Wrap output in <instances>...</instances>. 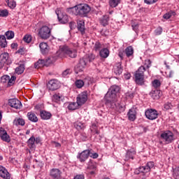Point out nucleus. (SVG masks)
I'll return each instance as SVG.
<instances>
[{
  "label": "nucleus",
  "mask_w": 179,
  "mask_h": 179,
  "mask_svg": "<svg viewBox=\"0 0 179 179\" xmlns=\"http://www.w3.org/2000/svg\"><path fill=\"white\" fill-rule=\"evenodd\" d=\"M118 92H120V87L118 85H113L105 95L106 104L110 108H114L117 106V101H118L117 93Z\"/></svg>",
  "instance_id": "nucleus-1"
},
{
  "label": "nucleus",
  "mask_w": 179,
  "mask_h": 179,
  "mask_svg": "<svg viewBox=\"0 0 179 179\" xmlns=\"http://www.w3.org/2000/svg\"><path fill=\"white\" fill-rule=\"evenodd\" d=\"M90 6L85 3H80L74 7L69 8V11L72 12L73 15H76V16H80L81 17L86 16V15L90 12Z\"/></svg>",
  "instance_id": "nucleus-2"
},
{
  "label": "nucleus",
  "mask_w": 179,
  "mask_h": 179,
  "mask_svg": "<svg viewBox=\"0 0 179 179\" xmlns=\"http://www.w3.org/2000/svg\"><path fill=\"white\" fill-rule=\"evenodd\" d=\"M57 55L59 58H62L64 55H69L70 58H76V50L69 49L66 45L61 46L57 52Z\"/></svg>",
  "instance_id": "nucleus-3"
},
{
  "label": "nucleus",
  "mask_w": 179,
  "mask_h": 179,
  "mask_svg": "<svg viewBox=\"0 0 179 179\" xmlns=\"http://www.w3.org/2000/svg\"><path fill=\"white\" fill-rule=\"evenodd\" d=\"M146 69L145 66H141L135 73V82L137 85L142 86L145 83V71Z\"/></svg>",
  "instance_id": "nucleus-4"
},
{
  "label": "nucleus",
  "mask_w": 179,
  "mask_h": 179,
  "mask_svg": "<svg viewBox=\"0 0 179 179\" xmlns=\"http://www.w3.org/2000/svg\"><path fill=\"white\" fill-rule=\"evenodd\" d=\"M39 37L41 38H43V40H48V38H50L51 37V29L48 27V26H43L40 29H39Z\"/></svg>",
  "instance_id": "nucleus-5"
},
{
  "label": "nucleus",
  "mask_w": 179,
  "mask_h": 179,
  "mask_svg": "<svg viewBox=\"0 0 179 179\" xmlns=\"http://www.w3.org/2000/svg\"><path fill=\"white\" fill-rule=\"evenodd\" d=\"M86 65H87V57L80 59L79 63L75 67V73L78 74L80 72H83V69L86 68Z\"/></svg>",
  "instance_id": "nucleus-6"
},
{
  "label": "nucleus",
  "mask_w": 179,
  "mask_h": 179,
  "mask_svg": "<svg viewBox=\"0 0 179 179\" xmlns=\"http://www.w3.org/2000/svg\"><path fill=\"white\" fill-rule=\"evenodd\" d=\"M161 138L166 143H171L174 141V134L170 131H164L161 134Z\"/></svg>",
  "instance_id": "nucleus-7"
},
{
  "label": "nucleus",
  "mask_w": 179,
  "mask_h": 179,
  "mask_svg": "<svg viewBox=\"0 0 179 179\" xmlns=\"http://www.w3.org/2000/svg\"><path fill=\"white\" fill-rule=\"evenodd\" d=\"M11 62L9 60V54L4 52L0 55V69H2L5 65H9Z\"/></svg>",
  "instance_id": "nucleus-8"
},
{
  "label": "nucleus",
  "mask_w": 179,
  "mask_h": 179,
  "mask_svg": "<svg viewBox=\"0 0 179 179\" xmlns=\"http://www.w3.org/2000/svg\"><path fill=\"white\" fill-rule=\"evenodd\" d=\"M145 117L148 118V120H156L157 118L159 113H157V110L155 109H148L145 111Z\"/></svg>",
  "instance_id": "nucleus-9"
},
{
  "label": "nucleus",
  "mask_w": 179,
  "mask_h": 179,
  "mask_svg": "<svg viewBox=\"0 0 179 179\" xmlns=\"http://www.w3.org/2000/svg\"><path fill=\"white\" fill-rule=\"evenodd\" d=\"M87 101V92H83L77 96L78 106H83Z\"/></svg>",
  "instance_id": "nucleus-10"
},
{
  "label": "nucleus",
  "mask_w": 179,
  "mask_h": 179,
  "mask_svg": "<svg viewBox=\"0 0 179 179\" xmlns=\"http://www.w3.org/2000/svg\"><path fill=\"white\" fill-rule=\"evenodd\" d=\"M60 87L61 83L57 80H50L48 84L49 90H52V92L54 90H57V89H59Z\"/></svg>",
  "instance_id": "nucleus-11"
},
{
  "label": "nucleus",
  "mask_w": 179,
  "mask_h": 179,
  "mask_svg": "<svg viewBox=\"0 0 179 179\" xmlns=\"http://www.w3.org/2000/svg\"><path fill=\"white\" fill-rule=\"evenodd\" d=\"M8 106L16 110L22 108V102L17 99H11L8 100Z\"/></svg>",
  "instance_id": "nucleus-12"
},
{
  "label": "nucleus",
  "mask_w": 179,
  "mask_h": 179,
  "mask_svg": "<svg viewBox=\"0 0 179 179\" xmlns=\"http://www.w3.org/2000/svg\"><path fill=\"white\" fill-rule=\"evenodd\" d=\"M90 155V150H85L83 151L81 153H79L77 156V159L83 163V162H85L87 159L89 157Z\"/></svg>",
  "instance_id": "nucleus-13"
},
{
  "label": "nucleus",
  "mask_w": 179,
  "mask_h": 179,
  "mask_svg": "<svg viewBox=\"0 0 179 179\" xmlns=\"http://www.w3.org/2000/svg\"><path fill=\"white\" fill-rule=\"evenodd\" d=\"M94 51H99L100 57L101 58H107L110 55V51L107 48H103L100 50V46H95L94 48Z\"/></svg>",
  "instance_id": "nucleus-14"
},
{
  "label": "nucleus",
  "mask_w": 179,
  "mask_h": 179,
  "mask_svg": "<svg viewBox=\"0 0 179 179\" xmlns=\"http://www.w3.org/2000/svg\"><path fill=\"white\" fill-rule=\"evenodd\" d=\"M0 177L3 179H10V173L8 169L0 165Z\"/></svg>",
  "instance_id": "nucleus-15"
},
{
  "label": "nucleus",
  "mask_w": 179,
  "mask_h": 179,
  "mask_svg": "<svg viewBox=\"0 0 179 179\" xmlns=\"http://www.w3.org/2000/svg\"><path fill=\"white\" fill-rule=\"evenodd\" d=\"M153 167H155V162H148L145 166H141L140 171L141 173H149V171H150V169H153Z\"/></svg>",
  "instance_id": "nucleus-16"
},
{
  "label": "nucleus",
  "mask_w": 179,
  "mask_h": 179,
  "mask_svg": "<svg viewBox=\"0 0 179 179\" xmlns=\"http://www.w3.org/2000/svg\"><path fill=\"white\" fill-rule=\"evenodd\" d=\"M0 138L4 142H10V137L8 135V133L2 128L0 129Z\"/></svg>",
  "instance_id": "nucleus-17"
},
{
  "label": "nucleus",
  "mask_w": 179,
  "mask_h": 179,
  "mask_svg": "<svg viewBox=\"0 0 179 179\" xmlns=\"http://www.w3.org/2000/svg\"><path fill=\"white\" fill-rule=\"evenodd\" d=\"M109 22H110V15H105L99 19L100 24H101V26H103V27H106V26H108Z\"/></svg>",
  "instance_id": "nucleus-18"
},
{
  "label": "nucleus",
  "mask_w": 179,
  "mask_h": 179,
  "mask_svg": "<svg viewBox=\"0 0 179 179\" xmlns=\"http://www.w3.org/2000/svg\"><path fill=\"white\" fill-rule=\"evenodd\" d=\"M50 176L54 179H61V171L58 169H52L50 171Z\"/></svg>",
  "instance_id": "nucleus-19"
},
{
  "label": "nucleus",
  "mask_w": 179,
  "mask_h": 179,
  "mask_svg": "<svg viewBox=\"0 0 179 179\" xmlns=\"http://www.w3.org/2000/svg\"><path fill=\"white\" fill-rule=\"evenodd\" d=\"M77 29L78 31H80L81 34H85V21L78 20L77 21Z\"/></svg>",
  "instance_id": "nucleus-20"
},
{
  "label": "nucleus",
  "mask_w": 179,
  "mask_h": 179,
  "mask_svg": "<svg viewBox=\"0 0 179 179\" xmlns=\"http://www.w3.org/2000/svg\"><path fill=\"white\" fill-rule=\"evenodd\" d=\"M127 115L130 121H135L136 118V110H135V108H132L131 109H130L129 113H127Z\"/></svg>",
  "instance_id": "nucleus-21"
},
{
  "label": "nucleus",
  "mask_w": 179,
  "mask_h": 179,
  "mask_svg": "<svg viewBox=\"0 0 179 179\" xmlns=\"http://www.w3.org/2000/svg\"><path fill=\"white\" fill-rule=\"evenodd\" d=\"M37 139H36V138H34V136H31L27 141V145L29 146V148L30 149H35L36 148V144H35V142H36V143H38L37 142Z\"/></svg>",
  "instance_id": "nucleus-22"
},
{
  "label": "nucleus",
  "mask_w": 179,
  "mask_h": 179,
  "mask_svg": "<svg viewBox=\"0 0 179 179\" xmlns=\"http://www.w3.org/2000/svg\"><path fill=\"white\" fill-rule=\"evenodd\" d=\"M58 59V57L57 56H50L47 57L45 61L46 62V66H50L51 64H54L55 61Z\"/></svg>",
  "instance_id": "nucleus-23"
},
{
  "label": "nucleus",
  "mask_w": 179,
  "mask_h": 179,
  "mask_svg": "<svg viewBox=\"0 0 179 179\" xmlns=\"http://www.w3.org/2000/svg\"><path fill=\"white\" fill-rule=\"evenodd\" d=\"M150 96L152 97V99L156 100L160 97V91L158 90H152L150 92Z\"/></svg>",
  "instance_id": "nucleus-24"
},
{
  "label": "nucleus",
  "mask_w": 179,
  "mask_h": 179,
  "mask_svg": "<svg viewBox=\"0 0 179 179\" xmlns=\"http://www.w3.org/2000/svg\"><path fill=\"white\" fill-rule=\"evenodd\" d=\"M39 48L43 55H46V54H48L51 50L50 45H39Z\"/></svg>",
  "instance_id": "nucleus-25"
},
{
  "label": "nucleus",
  "mask_w": 179,
  "mask_h": 179,
  "mask_svg": "<svg viewBox=\"0 0 179 179\" xmlns=\"http://www.w3.org/2000/svg\"><path fill=\"white\" fill-rule=\"evenodd\" d=\"M114 72L115 75H121L122 73V66L121 63H117L114 66Z\"/></svg>",
  "instance_id": "nucleus-26"
},
{
  "label": "nucleus",
  "mask_w": 179,
  "mask_h": 179,
  "mask_svg": "<svg viewBox=\"0 0 179 179\" xmlns=\"http://www.w3.org/2000/svg\"><path fill=\"white\" fill-rule=\"evenodd\" d=\"M43 66H47L45 59H38L34 64V68H36V69H37V68H43Z\"/></svg>",
  "instance_id": "nucleus-27"
},
{
  "label": "nucleus",
  "mask_w": 179,
  "mask_h": 179,
  "mask_svg": "<svg viewBox=\"0 0 179 179\" xmlns=\"http://www.w3.org/2000/svg\"><path fill=\"white\" fill-rule=\"evenodd\" d=\"M136 154V152L134 149L128 150L127 154H126L125 160L127 161V160H129V159H134V156Z\"/></svg>",
  "instance_id": "nucleus-28"
},
{
  "label": "nucleus",
  "mask_w": 179,
  "mask_h": 179,
  "mask_svg": "<svg viewBox=\"0 0 179 179\" xmlns=\"http://www.w3.org/2000/svg\"><path fill=\"white\" fill-rule=\"evenodd\" d=\"M27 117L29 121H31L32 122H37V121H38V118L37 117L36 114H34V113L29 112L27 113Z\"/></svg>",
  "instance_id": "nucleus-29"
},
{
  "label": "nucleus",
  "mask_w": 179,
  "mask_h": 179,
  "mask_svg": "<svg viewBox=\"0 0 179 179\" xmlns=\"http://www.w3.org/2000/svg\"><path fill=\"white\" fill-rule=\"evenodd\" d=\"M40 115L42 120H50L51 118V113L45 110H41Z\"/></svg>",
  "instance_id": "nucleus-30"
},
{
  "label": "nucleus",
  "mask_w": 179,
  "mask_h": 179,
  "mask_svg": "<svg viewBox=\"0 0 179 179\" xmlns=\"http://www.w3.org/2000/svg\"><path fill=\"white\" fill-rule=\"evenodd\" d=\"M57 17H58L59 22H60V23H62L63 24H65V23H68V20H69L68 15H57Z\"/></svg>",
  "instance_id": "nucleus-31"
},
{
  "label": "nucleus",
  "mask_w": 179,
  "mask_h": 179,
  "mask_svg": "<svg viewBox=\"0 0 179 179\" xmlns=\"http://www.w3.org/2000/svg\"><path fill=\"white\" fill-rule=\"evenodd\" d=\"M124 53L126 54L127 58L132 57V55H134V48H132V46L127 47L124 50Z\"/></svg>",
  "instance_id": "nucleus-32"
},
{
  "label": "nucleus",
  "mask_w": 179,
  "mask_h": 179,
  "mask_svg": "<svg viewBox=\"0 0 179 179\" xmlns=\"http://www.w3.org/2000/svg\"><path fill=\"white\" fill-rule=\"evenodd\" d=\"M109 6L110 8H117L119 3H121V0H109Z\"/></svg>",
  "instance_id": "nucleus-33"
},
{
  "label": "nucleus",
  "mask_w": 179,
  "mask_h": 179,
  "mask_svg": "<svg viewBox=\"0 0 179 179\" xmlns=\"http://www.w3.org/2000/svg\"><path fill=\"white\" fill-rule=\"evenodd\" d=\"M74 127L78 131H81V129H85V123L77 121L74 123Z\"/></svg>",
  "instance_id": "nucleus-34"
},
{
  "label": "nucleus",
  "mask_w": 179,
  "mask_h": 179,
  "mask_svg": "<svg viewBox=\"0 0 179 179\" xmlns=\"http://www.w3.org/2000/svg\"><path fill=\"white\" fill-rule=\"evenodd\" d=\"M15 72L17 73V75H22V73L24 72V64H20L15 69Z\"/></svg>",
  "instance_id": "nucleus-35"
},
{
  "label": "nucleus",
  "mask_w": 179,
  "mask_h": 179,
  "mask_svg": "<svg viewBox=\"0 0 179 179\" xmlns=\"http://www.w3.org/2000/svg\"><path fill=\"white\" fill-rule=\"evenodd\" d=\"M25 122H24V120L22 119V118H17L15 119L13 121V125H21L22 127H23L24 125Z\"/></svg>",
  "instance_id": "nucleus-36"
},
{
  "label": "nucleus",
  "mask_w": 179,
  "mask_h": 179,
  "mask_svg": "<svg viewBox=\"0 0 179 179\" xmlns=\"http://www.w3.org/2000/svg\"><path fill=\"white\" fill-rule=\"evenodd\" d=\"M52 100L55 103H59V101H61V100H62V96L59 95V94H54L52 98Z\"/></svg>",
  "instance_id": "nucleus-37"
},
{
  "label": "nucleus",
  "mask_w": 179,
  "mask_h": 179,
  "mask_svg": "<svg viewBox=\"0 0 179 179\" xmlns=\"http://www.w3.org/2000/svg\"><path fill=\"white\" fill-rule=\"evenodd\" d=\"M87 170H96V163L90 160L88 162V165L87 167Z\"/></svg>",
  "instance_id": "nucleus-38"
},
{
  "label": "nucleus",
  "mask_w": 179,
  "mask_h": 179,
  "mask_svg": "<svg viewBox=\"0 0 179 179\" xmlns=\"http://www.w3.org/2000/svg\"><path fill=\"white\" fill-rule=\"evenodd\" d=\"M6 2L10 9H15V8H16V1L13 0H6Z\"/></svg>",
  "instance_id": "nucleus-39"
},
{
  "label": "nucleus",
  "mask_w": 179,
  "mask_h": 179,
  "mask_svg": "<svg viewBox=\"0 0 179 179\" xmlns=\"http://www.w3.org/2000/svg\"><path fill=\"white\" fill-rule=\"evenodd\" d=\"M7 40H12L15 37V32L13 31H8L5 33Z\"/></svg>",
  "instance_id": "nucleus-40"
},
{
  "label": "nucleus",
  "mask_w": 179,
  "mask_h": 179,
  "mask_svg": "<svg viewBox=\"0 0 179 179\" xmlns=\"http://www.w3.org/2000/svg\"><path fill=\"white\" fill-rule=\"evenodd\" d=\"M80 106L78 105V102H72L71 103L69 106L68 108L69 110H77V108H78Z\"/></svg>",
  "instance_id": "nucleus-41"
},
{
  "label": "nucleus",
  "mask_w": 179,
  "mask_h": 179,
  "mask_svg": "<svg viewBox=\"0 0 179 179\" xmlns=\"http://www.w3.org/2000/svg\"><path fill=\"white\" fill-rule=\"evenodd\" d=\"M0 45H8L6 37L4 35L0 36Z\"/></svg>",
  "instance_id": "nucleus-42"
},
{
  "label": "nucleus",
  "mask_w": 179,
  "mask_h": 179,
  "mask_svg": "<svg viewBox=\"0 0 179 179\" xmlns=\"http://www.w3.org/2000/svg\"><path fill=\"white\" fill-rule=\"evenodd\" d=\"M75 85L76 87H78V89H82V87H83V86L85 85V82H83V80H77L75 82Z\"/></svg>",
  "instance_id": "nucleus-43"
},
{
  "label": "nucleus",
  "mask_w": 179,
  "mask_h": 179,
  "mask_svg": "<svg viewBox=\"0 0 179 179\" xmlns=\"http://www.w3.org/2000/svg\"><path fill=\"white\" fill-rule=\"evenodd\" d=\"M15 81H16V76H12L11 78L9 77L8 86V87L13 86V85H15Z\"/></svg>",
  "instance_id": "nucleus-44"
},
{
  "label": "nucleus",
  "mask_w": 179,
  "mask_h": 179,
  "mask_svg": "<svg viewBox=\"0 0 179 179\" xmlns=\"http://www.w3.org/2000/svg\"><path fill=\"white\" fill-rule=\"evenodd\" d=\"M175 15H176V12L170 11V12L164 14L163 17H164V19H166L167 20L168 19H170L171 17V16H174Z\"/></svg>",
  "instance_id": "nucleus-45"
},
{
  "label": "nucleus",
  "mask_w": 179,
  "mask_h": 179,
  "mask_svg": "<svg viewBox=\"0 0 179 179\" xmlns=\"http://www.w3.org/2000/svg\"><path fill=\"white\" fill-rule=\"evenodd\" d=\"M9 15L8 10H0V17H7Z\"/></svg>",
  "instance_id": "nucleus-46"
},
{
  "label": "nucleus",
  "mask_w": 179,
  "mask_h": 179,
  "mask_svg": "<svg viewBox=\"0 0 179 179\" xmlns=\"http://www.w3.org/2000/svg\"><path fill=\"white\" fill-rule=\"evenodd\" d=\"M167 69L165 71L166 78H173V72L170 70L169 66H166Z\"/></svg>",
  "instance_id": "nucleus-47"
},
{
  "label": "nucleus",
  "mask_w": 179,
  "mask_h": 179,
  "mask_svg": "<svg viewBox=\"0 0 179 179\" xmlns=\"http://www.w3.org/2000/svg\"><path fill=\"white\" fill-rule=\"evenodd\" d=\"M173 176L175 179H179V166L173 170Z\"/></svg>",
  "instance_id": "nucleus-48"
},
{
  "label": "nucleus",
  "mask_w": 179,
  "mask_h": 179,
  "mask_svg": "<svg viewBox=\"0 0 179 179\" xmlns=\"http://www.w3.org/2000/svg\"><path fill=\"white\" fill-rule=\"evenodd\" d=\"M160 85H162V83H160V80H154L152 81V86L155 89H157V87H160Z\"/></svg>",
  "instance_id": "nucleus-49"
},
{
  "label": "nucleus",
  "mask_w": 179,
  "mask_h": 179,
  "mask_svg": "<svg viewBox=\"0 0 179 179\" xmlns=\"http://www.w3.org/2000/svg\"><path fill=\"white\" fill-rule=\"evenodd\" d=\"M23 40L25 43H27V44H29V43H31V35H25L23 38Z\"/></svg>",
  "instance_id": "nucleus-50"
},
{
  "label": "nucleus",
  "mask_w": 179,
  "mask_h": 179,
  "mask_svg": "<svg viewBox=\"0 0 179 179\" xmlns=\"http://www.w3.org/2000/svg\"><path fill=\"white\" fill-rule=\"evenodd\" d=\"M8 80H9L8 76H3L0 79L1 83H6V82L8 83Z\"/></svg>",
  "instance_id": "nucleus-51"
},
{
  "label": "nucleus",
  "mask_w": 179,
  "mask_h": 179,
  "mask_svg": "<svg viewBox=\"0 0 179 179\" xmlns=\"http://www.w3.org/2000/svg\"><path fill=\"white\" fill-rule=\"evenodd\" d=\"M72 73V70L71 69H67L62 73V76L65 78V76H68V75H71Z\"/></svg>",
  "instance_id": "nucleus-52"
},
{
  "label": "nucleus",
  "mask_w": 179,
  "mask_h": 179,
  "mask_svg": "<svg viewBox=\"0 0 179 179\" xmlns=\"http://www.w3.org/2000/svg\"><path fill=\"white\" fill-rule=\"evenodd\" d=\"M95 59H96V56L93 54H90L87 57V59L90 62H93V61H94Z\"/></svg>",
  "instance_id": "nucleus-53"
},
{
  "label": "nucleus",
  "mask_w": 179,
  "mask_h": 179,
  "mask_svg": "<svg viewBox=\"0 0 179 179\" xmlns=\"http://www.w3.org/2000/svg\"><path fill=\"white\" fill-rule=\"evenodd\" d=\"M112 108H116L117 111H124V107L120 105V103H118L117 101H116V106Z\"/></svg>",
  "instance_id": "nucleus-54"
},
{
  "label": "nucleus",
  "mask_w": 179,
  "mask_h": 179,
  "mask_svg": "<svg viewBox=\"0 0 179 179\" xmlns=\"http://www.w3.org/2000/svg\"><path fill=\"white\" fill-rule=\"evenodd\" d=\"M131 27L134 31H138V29H139V24L134 22L131 24Z\"/></svg>",
  "instance_id": "nucleus-55"
},
{
  "label": "nucleus",
  "mask_w": 179,
  "mask_h": 179,
  "mask_svg": "<svg viewBox=\"0 0 179 179\" xmlns=\"http://www.w3.org/2000/svg\"><path fill=\"white\" fill-rule=\"evenodd\" d=\"M92 131H93V132H94L97 135H99V134H100V131H99L97 130V125H96L95 124H92Z\"/></svg>",
  "instance_id": "nucleus-56"
},
{
  "label": "nucleus",
  "mask_w": 179,
  "mask_h": 179,
  "mask_svg": "<svg viewBox=\"0 0 179 179\" xmlns=\"http://www.w3.org/2000/svg\"><path fill=\"white\" fill-rule=\"evenodd\" d=\"M145 3L147 5H152V3H156L157 0H144Z\"/></svg>",
  "instance_id": "nucleus-57"
},
{
  "label": "nucleus",
  "mask_w": 179,
  "mask_h": 179,
  "mask_svg": "<svg viewBox=\"0 0 179 179\" xmlns=\"http://www.w3.org/2000/svg\"><path fill=\"white\" fill-rule=\"evenodd\" d=\"M24 51H26V49L24 48H21L16 52V53L20 54V55H24Z\"/></svg>",
  "instance_id": "nucleus-58"
},
{
  "label": "nucleus",
  "mask_w": 179,
  "mask_h": 179,
  "mask_svg": "<svg viewBox=\"0 0 179 179\" xmlns=\"http://www.w3.org/2000/svg\"><path fill=\"white\" fill-rule=\"evenodd\" d=\"M162 27H159L156 29V30H155L156 36H160V34H162Z\"/></svg>",
  "instance_id": "nucleus-59"
},
{
  "label": "nucleus",
  "mask_w": 179,
  "mask_h": 179,
  "mask_svg": "<svg viewBox=\"0 0 179 179\" xmlns=\"http://www.w3.org/2000/svg\"><path fill=\"white\" fill-rule=\"evenodd\" d=\"M171 107H173V106L171 105V103H166L164 104V108L165 110H170L171 108Z\"/></svg>",
  "instance_id": "nucleus-60"
},
{
  "label": "nucleus",
  "mask_w": 179,
  "mask_h": 179,
  "mask_svg": "<svg viewBox=\"0 0 179 179\" xmlns=\"http://www.w3.org/2000/svg\"><path fill=\"white\" fill-rule=\"evenodd\" d=\"M90 157H92V159H97L99 157V154L96 152L92 153V152L90 151Z\"/></svg>",
  "instance_id": "nucleus-61"
},
{
  "label": "nucleus",
  "mask_w": 179,
  "mask_h": 179,
  "mask_svg": "<svg viewBox=\"0 0 179 179\" xmlns=\"http://www.w3.org/2000/svg\"><path fill=\"white\" fill-rule=\"evenodd\" d=\"M73 179H85L84 175H77Z\"/></svg>",
  "instance_id": "nucleus-62"
},
{
  "label": "nucleus",
  "mask_w": 179,
  "mask_h": 179,
  "mask_svg": "<svg viewBox=\"0 0 179 179\" xmlns=\"http://www.w3.org/2000/svg\"><path fill=\"white\" fill-rule=\"evenodd\" d=\"M76 25L75 24V22H69V27H70V29L72 30V29H75V27H76Z\"/></svg>",
  "instance_id": "nucleus-63"
},
{
  "label": "nucleus",
  "mask_w": 179,
  "mask_h": 179,
  "mask_svg": "<svg viewBox=\"0 0 179 179\" xmlns=\"http://www.w3.org/2000/svg\"><path fill=\"white\" fill-rule=\"evenodd\" d=\"M53 146H55V148H61V144L59 143H57L55 141H54L52 143Z\"/></svg>",
  "instance_id": "nucleus-64"
}]
</instances>
